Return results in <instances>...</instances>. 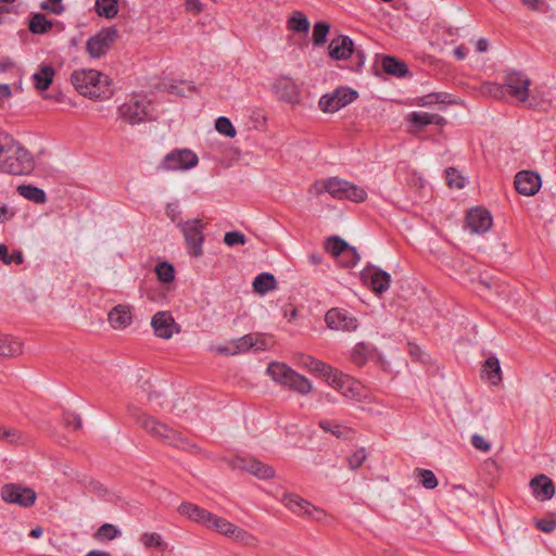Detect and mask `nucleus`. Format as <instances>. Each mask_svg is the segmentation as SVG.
Wrapping results in <instances>:
<instances>
[{
	"label": "nucleus",
	"instance_id": "b1692460",
	"mask_svg": "<svg viewBox=\"0 0 556 556\" xmlns=\"http://www.w3.org/2000/svg\"><path fill=\"white\" fill-rule=\"evenodd\" d=\"M178 511L180 515L186 516L190 520L203 525L206 528H208L214 515L208 510L188 502L181 503L178 507Z\"/></svg>",
	"mask_w": 556,
	"mask_h": 556
},
{
	"label": "nucleus",
	"instance_id": "412c9836",
	"mask_svg": "<svg viewBox=\"0 0 556 556\" xmlns=\"http://www.w3.org/2000/svg\"><path fill=\"white\" fill-rule=\"evenodd\" d=\"M151 326L156 337L166 340L173 337L175 328H177L176 331H179V326L175 323L174 317L166 311L155 313Z\"/></svg>",
	"mask_w": 556,
	"mask_h": 556
},
{
	"label": "nucleus",
	"instance_id": "6ab92c4d",
	"mask_svg": "<svg viewBox=\"0 0 556 556\" xmlns=\"http://www.w3.org/2000/svg\"><path fill=\"white\" fill-rule=\"evenodd\" d=\"M514 184L518 193L531 197L539 192L542 181L538 173L532 170H520L517 173Z\"/></svg>",
	"mask_w": 556,
	"mask_h": 556
},
{
	"label": "nucleus",
	"instance_id": "052dcab7",
	"mask_svg": "<svg viewBox=\"0 0 556 556\" xmlns=\"http://www.w3.org/2000/svg\"><path fill=\"white\" fill-rule=\"evenodd\" d=\"M471 444L475 448L482 452H488L491 448V444L480 434L471 437Z\"/></svg>",
	"mask_w": 556,
	"mask_h": 556
},
{
	"label": "nucleus",
	"instance_id": "de8ad7c7",
	"mask_svg": "<svg viewBox=\"0 0 556 556\" xmlns=\"http://www.w3.org/2000/svg\"><path fill=\"white\" fill-rule=\"evenodd\" d=\"M330 25L327 22H317L313 28V37L312 41L315 46H321L327 40V35L329 34Z\"/></svg>",
	"mask_w": 556,
	"mask_h": 556
},
{
	"label": "nucleus",
	"instance_id": "a18cd8bd",
	"mask_svg": "<svg viewBox=\"0 0 556 556\" xmlns=\"http://www.w3.org/2000/svg\"><path fill=\"white\" fill-rule=\"evenodd\" d=\"M319 427L324 431L330 432L334 437L343 439L348 438V433L351 431L349 428H344L341 425L337 424L336 421L328 419L320 420Z\"/></svg>",
	"mask_w": 556,
	"mask_h": 556
},
{
	"label": "nucleus",
	"instance_id": "79ce46f5",
	"mask_svg": "<svg viewBox=\"0 0 556 556\" xmlns=\"http://www.w3.org/2000/svg\"><path fill=\"white\" fill-rule=\"evenodd\" d=\"M155 274L162 283H169L175 279V267L169 262L162 261L156 265Z\"/></svg>",
	"mask_w": 556,
	"mask_h": 556
},
{
	"label": "nucleus",
	"instance_id": "4be33fe9",
	"mask_svg": "<svg viewBox=\"0 0 556 556\" xmlns=\"http://www.w3.org/2000/svg\"><path fill=\"white\" fill-rule=\"evenodd\" d=\"M529 486L533 496L541 502L551 500L555 494V486L552 479L543 473L532 478Z\"/></svg>",
	"mask_w": 556,
	"mask_h": 556
},
{
	"label": "nucleus",
	"instance_id": "423d86ee",
	"mask_svg": "<svg viewBox=\"0 0 556 556\" xmlns=\"http://www.w3.org/2000/svg\"><path fill=\"white\" fill-rule=\"evenodd\" d=\"M204 227V223L199 218L186 220L179 227L184 235L187 252L191 257L203 255Z\"/></svg>",
	"mask_w": 556,
	"mask_h": 556
},
{
	"label": "nucleus",
	"instance_id": "9b49d317",
	"mask_svg": "<svg viewBox=\"0 0 556 556\" xmlns=\"http://www.w3.org/2000/svg\"><path fill=\"white\" fill-rule=\"evenodd\" d=\"M116 38L115 27L103 28L87 40L86 50L91 58L99 59L109 51Z\"/></svg>",
	"mask_w": 556,
	"mask_h": 556
},
{
	"label": "nucleus",
	"instance_id": "c756f323",
	"mask_svg": "<svg viewBox=\"0 0 556 556\" xmlns=\"http://www.w3.org/2000/svg\"><path fill=\"white\" fill-rule=\"evenodd\" d=\"M54 68L51 65H41L31 76L34 86L40 91L49 89L53 81Z\"/></svg>",
	"mask_w": 556,
	"mask_h": 556
},
{
	"label": "nucleus",
	"instance_id": "f03ea898",
	"mask_svg": "<svg viewBox=\"0 0 556 556\" xmlns=\"http://www.w3.org/2000/svg\"><path fill=\"white\" fill-rule=\"evenodd\" d=\"M137 424L153 437L161 439L167 445L185 450L190 453H197L199 451V447L195 444L184 438L179 432L169 428L167 425L157 421L151 416L146 414L138 415Z\"/></svg>",
	"mask_w": 556,
	"mask_h": 556
},
{
	"label": "nucleus",
	"instance_id": "2eb2a0df",
	"mask_svg": "<svg viewBox=\"0 0 556 556\" xmlns=\"http://www.w3.org/2000/svg\"><path fill=\"white\" fill-rule=\"evenodd\" d=\"M465 224L472 233L483 235L491 229L493 217L484 207L476 206L467 212Z\"/></svg>",
	"mask_w": 556,
	"mask_h": 556
},
{
	"label": "nucleus",
	"instance_id": "3c124183",
	"mask_svg": "<svg viewBox=\"0 0 556 556\" xmlns=\"http://www.w3.org/2000/svg\"><path fill=\"white\" fill-rule=\"evenodd\" d=\"M23 439L22 433L14 428H7L2 425H0V440L10 443L15 444L21 442Z\"/></svg>",
	"mask_w": 556,
	"mask_h": 556
},
{
	"label": "nucleus",
	"instance_id": "4c0bfd02",
	"mask_svg": "<svg viewBox=\"0 0 556 556\" xmlns=\"http://www.w3.org/2000/svg\"><path fill=\"white\" fill-rule=\"evenodd\" d=\"M140 542L146 548H156L161 552H165L168 548L167 543L162 539L161 534L156 532L142 533Z\"/></svg>",
	"mask_w": 556,
	"mask_h": 556
},
{
	"label": "nucleus",
	"instance_id": "7ed1b4c3",
	"mask_svg": "<svg viewBox=\"0 0 556 556\" xmlns=\"http://www.w3.org/2000/svg\"><path fill=\"white\" fill-rule=\"evenodd\" d=\"M312 188L316 194L327 192L336 200H349L361 203L367 199L365 189L339 177L317 180Z\"/></svg>",
	"mask_w": 556,
	"mask_h": 556
},
{
	"label": "nucleus",
	"instance_id": "393cba45",
	"mask_svg": "<svg viewBox=\"0 0 556 556\" xmlns=\"http://www.w3.org/2000/svg\"><path fill=\"white\" fill-rule=\"evenodd\" d=\"M282 503L287 508L299 515L311 516L312 513L316 510V507L308 501L294 493L285 494Z\"/></svg>",
	"mask_w": 556,
	"mask_h": 556
},
{
	"label": "nucleus",
	"instance_id": "2f4dec72",
	"mask_svg": "<svg viewBox=\"0 0 556 556\" xmlns=\"http://www.w3.org/2000/svg\"><path fill=\"white\" fill-rule=\"evenodd\" d=\"M277 288V280L270 273L258 274L253 281V289L258 294H266Z\"/></svg>",
	"mask_w": 556,
	"mask_h": 556
},
{
	"label": "nucleus",
	"instance_id": "ea45409f",
	"mask_svg": "<svg viewBox=\"0 0 556 556\" xmlns=\"http://www.w3.org/2000/svg\"><path fill=\"white\" fill-rule=\"evenodd\" d=\"M302 359H303V364L311 370V371H314V372H318L324 378H326V376L328 374H331L332 372V366L321 362V361H318L309 355H303L302 356Z\"/></svg>",
	"mask_w": 556,
	"mask_h": 556
},
{
	"label": "nucleus",
	"instance_id": "1a4fd4ad",
	"mask_svg": "<svg viewBox=\"0 0 556 556\" xmlns=\"http://www.w3.org/2000/svg\"><path fill=\"white\" fill-rule=\"evenodd\" d=\"M358 97L357 91L349 87H339L331 93L324 94L319 100V108L326 113H334Z\"/></svg>",
	"mask_w": 556,
	"mask_h": 556
},
{
	"label": "nucleus",
	"instance_id": "0e129e2a",
	"mask_svg": "<svg viewBox=\"0 0 556 556\" xmlns=\"http://www.w3.org/2000/svg\"><path fill=\"white\" fill-rule=\"evenodd\" d=\"M352 56L356 61L355 70L359 71L363 67L365 60H366L364 50L354 47V52H353Z\"/></svg>",
	"mask_w": 556,
	"mask_h": 556
},
{
	"label": "nucleus",
	"instance_id": "473e14b6",
	"mask_svg": "<svg viewBox=\"0 0 556 556\" xmlns=\"http://www.w3.org/2000/svg\"><path fill=\"white\" fill-rule=\"evenodd\" d=\"M53 24L43 13H33L28 23V29L31 34L42 35L47 34Z\"/></svg>",
	"mask_w": 556,
	"mask_h": 556
},
{
	"label": "nucleus",
	"instance_id": "6e6552de",
	"mask_svg": "<svg viewBox=\"0 0 556 556\" xmlns=\"http://www.w3.org/2000/svg\"><path fill=\"white\" fill-rule=\"evenodd\" d=\"M198 163V155L190 149H175L163 157L157 168L164 172L188 170Z\"/></svg>",
	"mask_w": 556,
	"mask_h": 556
},
{
	"label": "nucleus",
	"instance_id": "9d476101",
	"mask_svg": "<svg viewBox=\"0 0 556 556\" xmlns=\"http://www.w3.org/2000/svg\"><path fill=\"white\" fill-rule=\"evenodd\" d=\"M1 498L9 504H16L21 507H31L37 498L36 492L27 486L15 483H8L1 488Z\"/></svg>",
	"mask_w": 556,
	"mask_h": 556
},
{
	"label": "nucleus",
	"instance_id": "58836bf2",
	"mask_svg": "<svg viewBox=\"0 0 556 556\" xmlns=\"http://www.w3.org/2000/svg\"><path fill=\"white\" fill-rule=\"evenodd\" d=\"M437 103H453L452 96L447 92H431L418 98L417 104L430 106Z\"/></svg>",
	"mask_w": 556,
	"mask_h": 556
},
{
	"label": "nucleus",
	"instance_id": "774afa93",
	"mask_svg": "<svg viewBox=\"0 0 556 556\" xmlns=\"http://www.w3.org/2000/svg\"><path fill=\"white\" fill-rule=\"evenodd\" d=\"M10 264L14 263L21 265L24 262L23 253L20 250H14L12 254H9Z\"/></svg>",
	"mask_w": 556,
	"mask_h": 556
},
{
	"label": "nucleus",
	"instance_id": "c85d7f7f",
	"mask_svg": "<svg viewBox=\"0 0 556 556\" xmlns=\"http://www.w3.org/2000/svg\"><path fill=\"white\" fill-rule=\"evenodd\" d=\"M482 377L491 384L497 386L502 381V370L500 361L495 356L488 357L482 369Z\"/></svg>",
	"mask_w": 556,
	"mask_h": 556
},
{
	"label": "nucleus",
	"instance_id": "49530a36",
	"mask_svg": "<svg viewBox=\"0 0 556 556\" xmlns=\"http://www.w3.org/2000/svg\"><path fill=\"white\" fill-rule=\"evenodd\" d=\"M361 260V256L354 247H350L346 251L342 252L339 255L338 262L342 267L352 268L354 267Z\"/></svg>",
	"mask_w": 556,
	"mask_h": 556
},
{
	"label": "nucleus",
	"instance_id": "dca6fc26",
	"mask_svg": "<svg viewBox=\"0 0 556 556\" xmlns=\"http://www.w3.org/2000/svg\"><path fill=\"white\" fill-rule=\"evenodd\" d=\"M361 279L377 294L386 292L391 283V276L386 270L371 265L362 270Z\"/></svg>",
	"mask_w": 556,
	"mask_h": 556
},
{
	"label": "nucleus",
	"instance_id": "e2e57ef3",
	"mask_svg": "<svg viewBox=\"0 0 556 556\" xmlns=\"http://www.w3.org/2000/svg\"><path fill=\"white\" fill-rule=\"evenodd\" d=\"M186 10L193 14H199L203 11V4L200 0H186Z\"/></svg>",
	"mask_w": 556,
	"mask_h": 556
},
{
	"label": "nucleus",
	"instance_id": "5fc2aeb1",
	"mask_svg": "<svg viewBox=\"0 0 556 556\" xmlns=\"http://www.w3.org/2000/svg\"><path fill=\"white\" fill-rule=\"evenodd\" d=\"M166 216L179 228L186 220L181 218V210L178 203H168L165 208Z\"/></svg>",
	"mask_w": 556,
	"mask_h": 556
},
{
	"label": "nucleus",
	"instance_id": "20e7f679",
	"mask_svg": "<svg viewBox=\"0 0 556 556\" xmlns=\"http://www.w3.org/2000/svg\"><path fill=\"white\" fill-rule=\"evenodd\" d=\"M266 371L275 381L301 395H307L313 390L312 382L306 377L283 363L273 362Z\"/></svg>",
	"mask_w": 556,
	"mask_h": 556
},
{
	"label": "nucleus",
	"instance_id": "338daca9",
	"mask_svg": "<svg viewBox=\"0 0 556 556\" xmlns=\"http://www.w3.org/2000/svg\"><path fill=\"white\" fill-rule=\"evenodd\" d=\"M90 490L97 493L99 496H104L108 492L104 485L98 481L90 482Z\"/></svg>",
	"mask_w": 556,
	"mask_h": 556
},
{
	"label": "nucleus",
	"instance_id": "e433bc0d",
	"mask_svg": "<svg viewBox=\"0 0 556 556\" xmlns=\"http://www.w3.org/2000/svg\"><path fill=\"white\" fill-rule=\"evenodd\" d=\"M290 30L295 33H307L309 29V22L305 14L301 11H294L287 22Z\"/></svg>",
	"mask_w": 556,
	"mask_h": 556
},
{
	"label": "nucleus",
	"instance_id": "0eeeda50",
	"mask_svg": "<svg viewBox=\"0 0 556 556\" xmlns=\"http://www.w3.org/2000/svg\"><path fill=\"white\" fill-rule=\"evenodd\" d=\"M118 117L129 125H138L150 119V102L130 98L117 109Z\"/></svg>",
	"mask_w": 556,
	"mask_h": 556
},
{
	"label": "nucleus",
	"instance_id": "39448f33",
	"mask_svg": "<svg viewBox=\"0 0 556 556\" xmlns=\"http://www.w3.org/2000/svg\"><path fill=\"white\" fill-rule=\"evenodd\" d=\"M35 168V160L31 153L15 140L5 160L0 165L1 174L28 175Z\"/></svg>",
	"mask_w": 556,
	"mask_h": 556
},
{
	"label": "nucleus",
	"instance_id": "bf43d9fd",
	"mask_svg": "<svg viewBox=\"0 0 556 556\" xmlns=\"http://www.w3.org/2000/svg\"><path fill=\"white\" fill-rule=\"evenodd\" d=\"M535 527L544 533H552L556 529V517L548 516L538 519Z\"/></svg>",
	"mask_w": 556,
	"mask_h": 556
},
{
	"label": "nucleus",
	"instance_id": "680f3d73",
	"mask_svg": "<svg viewBox=\"0 0 556 556\" xmlns=\"http://www.w3.org/2000/svg\"><path fill=\"white\" fill-rule=\"evenodd\" d=\"M252 342L255 343L252 348L255 351H264L268 346L267 340L263 334H253Z\"/></svg>",
	"mask_w": 556,
	"mask_h": 556
},
{
	"label": "nucleus",
	"instance_id": "f3484780",
	"mask_svg": "<svg viewBox=\"0 0 556 556\" xmlns=\"http://www.w3.org/2000/svg\"><path fill=\"white\" fill-rule=\"evenodd\" d=\"M231 467L233 469L245 470L258 479H269L275 475L273 467L255 458L236 457L231 460Z\"/></svg>",
	"mask_w": 556,
	"mask_h": 556
},
{
	"label": "nucleus",
	"instance_id": "13d9d810",
	"mask_svg": "<svg viewBox=\"0 0 556 556\" xmlns=\"http://www.w3.org/2000/svg\"><path fill=\"white\" fill-rule=\"evenodd\" d=\"M224 242L228 247L243 245L247 242V238L242 232L233 230L225 233Z\"/></svg>",
	"mask_w": 556,
	"mask_h": 556
},
{
	"label": "nucleus",
	"instance_id": "603ef678",
	"mask_svg": "<svg viewBox=\"0 0 556 556\" xmlns=\"http://www.w3.org/2000/svg\"><path fill=\"white\" fill-rule=\"evenodd\" d=\"M482 90L484 93L497 100L503 99L506 94L505 84L501 85L497 83H486L483 85Z\"/></svg>",
	"mask_w": 556,
	"mask_h": 556
},
{
	"label": "nucleus",
	"instance_id": "69168bd1",
	"mask_svg": "<svg viewBox=\"0 0 556 556\" xmlns=\"http://www.w3.org/2000/svg\"><path fill=\"white\" fill-rule=\"evenodd\" d=\"M522 3L534 11H543L545 0H522Z\"/></svg>",
	"mask_w": 556,
	"mask_h": 556
},
{
	"label": "nucleus",
	"instance_id": "a211bd4d",
	"mask_svg": "<svg viewBox=\"0 0 556 556\" xmlns=\"http://www.w3.org/2000/svg\"><path fill=\"white\" fill-rule=\"evenodd\" d=\"M208 529H213L239 542L248 543L250 540H253V536L249 532L216 515H213Z\"/></svg>",
	"mask_w": 556,
	"mask_h": 556
},
{
	"label": "nucleus",
	"instance_id": "72a5a7b5",
	"mask_svg": "<svg viewBox=\"0 0 556 556\" xmlns=\"http://www.w3.org/2000/svg\"><path fill=\"white\" fill-rule=\"evenodd\" d=\"M17 193L37 204H43L47 202V194L43 189L33 185H20L17 187Z\"/></svg>",
	"mask_w": 556,
	"mask_h": 556
},
{
	"label": "nucleus",
	"instance_id": "aec40b11",
	"mask_svg": "<svg viewBox=\"0 0 556 556\" xmlns=\"http://www.w3.org/2000/svg\"><path fill=\"white\" fill-rule=\"evenodd\" d=\"M276 97L285 102L296 104L301 101V94L298 85L288 77L277 78L273 85Z\"/></svg>",
	"mask_w": 556,
	"mask_h": 556
},
{
	"label": "nucleus",
	"instance_id": "f704fd0d",
	"mask_svg": "<svg viewBox=\"0 0 556 556\" xmlns=\"http://www.w3.org/2000/svg\"><path fill=\"white\" fill-rule=\"evenodd\" d=\"M372 356V348L364 342L357 343L351 352V361L358 367L364 366Z\"/></svg>",
	"mask_w": 556,
	"mask_h": 556
},
{
	"label": "nucleus",
	"instance_id": "a19ab883",
	"mask_svg": "<svg viewBox=\"0 0 556 556\" xmlns=\"http://www.w3.org/2000/svg\"><path fill=\"white\" fill-rule=\"evenodd\" d=\"M351 245L338 236H330L325 243L327 252L333 255L336 258L339 257L342 252L346 251Z\"/></svg>",
	"mask_w": 556,
	"mask_h": 556
},
{
	"label": "nucleus",
	"instance_id": "6e6d98bb",
	"mask_svg": "<svg viewBox=\"0 0 556 556\" xmlns=\"http://www.w3.org/2000/svg\"><path fill=\"white\" fill-rule=\"evenodd\" d=\"M366 458V451L364 447H361L348 457V466L351 470H356L364 464Z\"/></svg>",
	"mask_w": 556,
	"mask_h": 556
},
{
	"label": "nucleus",
	"instance_id": "4d7b16f0",
	"mask_svg": "<svg viewBox=\"0 0 556 556\" xmlns=\"http://www.w3.org/2000/svg\"><path fill=\"white\" fill-rule=\"evenodd\" d=\"M63 424L66 428L73 430H78L83 426L80 416L73 412L63 413Z\"/></svg>",
	"mask_w": 556,
	"mask_h": 556
},
{
	"label": "nucleus",
	"instance_id": "7c9ffc66",
	"mask_svg": "<svg viewBox=\"0 0 556 556\" xmlns=\"http://www.w3.org/2000/svg\"><path fill=\"white\" fill-rule=\"evenodd\" d=\"M22 342L12 336L0 334V356L12 357L22 353Z\"/></svg>",
	"mask_w": 556,
	"mask_h": 556
},
{
	"label": "nucleus",
	"instance_id": "f8f14e48",
	"mask_svg": "<svg viewBox=\"0 0 556 556\" xmlns=\"http://www.w3.org/2000/svg\"><path fill=\"white\" fill-rule=\"evenodd\" d=\"M325 379L329 386L339 391L343 396L357 400L361 397L359 382L351 376L332 368V372L328 374Z\"/></svg>",
	"mask_w": 556,
	"mask_h": 556
},
{
	"label": "nucleus",
	"instance_id": "09e8293b",
	"mask_svg": "<svg viewBox=\"0 0 556 556\" xmlns=\"http://www.w3.org/2000/svg\"><path fill=\"white\" fill-rule=\"evenodd\" d=\"M215 128L219 134L225 135L228 138H235L237 135L231 121L226 116H219L215 121Z\"/></svg>",
	"mask_w": 556,
	"mask_h": 556
},
{
	"label": "nucleus",
	"instance_id": "c9c22d12",
	"mask_svg": "<svg viewBox=\"0 0 556 556\" xmlns=\"http://www.w3.org/2000/svg\"><path fill=\"white\" fill-rule=\"evenodd\" d=\"M94 10L99 16L114 18L118 14V1L96 0Z\"/></svg>",
	"mask_w": 556,
	"mask_h": 556
},
{
	"label": "nucleus",
	"instance_id": "f257e3e1",
	"mask_svg": "<svg viewBox=\"0 0 556 556\" xmlns=\"http://www.w3.org/2000/svg\"><path fill=\"white\" fill-rule=\"evenodd\" d=\"M71 83L79 94L91 100H106L113 94L108 76L96 70H76L71 75Z\"/></svg>",
	"mask_w": 556,
	"mask_h": 556
},
{
	"label": "nucleus",
	"instance_id": "864d4df0",
	"mask_svg": "<svg viewBox=\"0 0 556 556\" xmlns=\"http://www.w3.org/2000/svg\"><path fill=\"white\" fill-rule=\"evenodd\" d=\"M253 333L245 334L232 341L236 354L244 353L253 348L255 343L252 342Z\"/></svg>",
	"mask_w": 556,
	"mask_h": 556
},
{
	"label": "nucleus",
	"instance_id": "4468645a",
	"mask_svg": "<svg viewBox=\"0 0 556 556\" xmlns=\"http://www.w3.org/2000/svg\"><path fill=\"white\" fill-rule=\"evenodd\" d=\"M325 321L330 329L353 331L358 327V320L344 308H330L325 316Z\"/></svg>",
	"mask_w": 556,
	"mask_h": 556
},
{
	"label": "nucleus",
	"instance_id": "c03bdc74",
	"mask_svg": "<svg viewBox=\"0 0 556 556\" xmlns=\"http://www.w3.org/2000/svg\"><path fill=\"white\" fill-rule=\"evenodd\" d=\"M416 477L419 483L427 490H433L438 486V479L430 469H416Z\"/></svg>",
	"mask_w": 556,
	"mask_h": 556
},
{
	"label": "nucleus",
	"instance_id": "37998d69",
	"mask_svg": "<svg viewBox=\"0 0 556 556\" xmlns=\"http://www.w3.org/2000/svg\"><path fill=\"white\" fill-rule=\"evenodd\" d=\"M122 534L121 530L112 523H103L94 533L98 541H112Z\"/></svg>",
	"mask_w": 556,
	"mask_h": 556
},
{
	"label": "nucleus",
	"instance_id": "ddd939ff",
	"mask_svg": "<svg viewBox=\"0 0 556 556\" xmlns=\"http://www.w3.org/2000/svg\"><path fill=\"white\" fill-rule=\"evenodd\" d=\"M506 91L520 102L529 99V87L531 80L521 72L511 71L504 78Z\"/></svg>",
	"mask_w": 556,
	"mask_h": 556
},
{
	"label": "nucleus",
	"instance_id": "8fccbe9b",
	"mask_svg": "<svg viewBox=\"0 0 556 556\" xmlns=\"http://www.w3.org/2000/svg\"><path fill=\"white\" fill-rule=\"evenodd\" d=\"M445 174L446 182L451 188L462 189L465 187V178L456 168L448 167L446 168Z\"/></svg>",
	"mask_w": 556,
	"mask_h": 556
},
{
	"label": "nucleus",
	"instance_id": "cd10ccee",
	"mask_svg": "<svg viewBox=\"0 0 556 556\" xmlns=\"http://www.w3.org/2000/svg\"><path fill=\"white\" fill-rule=\"evenodd\" d=\"M108 318L114 329H125L132 320L129 307L124 305H117L112 308Z\"/></svg>",
	"mask_w": 556,
	"mask_h": 556
},
{
	"label": "nucleus",
	"instance_id": "5701e85b",
	"mask_svg": "<svg viewBox=\"0 0 556 556\" xmlns=\"http://www.w3.org/2000/svg\"><path fill=\"white\" fill-rule=\"evenodd\" d=\"M328 50L333 60H346L352 58L354 42L349 36L340 35L330 41Z\"/></svg>",
	"mask_w": 556,
	"mask_h": 556
},
{
	"label": "nucleus",
	"instance_id": "bb28decb",
	"mask_svg": "<svg viewBox=\"0 0 556 556\" xmlns=\"http://www.w3.org/2000/svg\"><path fill=\"white\" fill-rule=\"evenodd\" d=\"M408 121L416 128H424L428 125L444 126L446 124L443 116L428 112H413L408 115Z\"/></svg>",
	"mask_w": 556,
	"mask_h": 556
},
{
	"label": "nucleus",
	"instance_id": "a878e982",
	"mask_svg": "<svg viewBox=\"0 0 556 556\" xmlns=\"http://www.w3.org/2000/svg\"><path fill=\"white\" fill-rule=\"evenodd\" d=\"M381 66L383 71L391 76L403 78L409 74L407 64L392 55H382Z\"/></svg>",
	"mask_w": 556,
	"mask_h": 556
}]
</instances>
